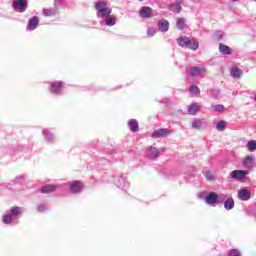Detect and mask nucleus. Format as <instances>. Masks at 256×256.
I'll return each instance as SVG.
<instances>
[{
	"mask_svg": "<svg viewBox=\"0 0 256 256\" xmlns=\"http://www.w3.org/2000/svg\"><path fill=\"white\" fill-rule=\"evenodd\" d=\"M219 199V195L217 192H210L208 195L205 196L204 201L206 205H216Z\"/></svg>",
	"mask_w": 256,
	"mask_h": 256,
	"instance_id": "8",
	"label": "nucleus"
},
{
	"mask_svg": "<svg viewBox=\"0 0 256 256\" xmlns=\"http://www.w3.org/2000/svg\"><path fill=\"white\" fill-rule=\"evenodd\" d=\"M219 51L220 53H222V55H231V53H233V51L231 50V47L223 43L219 44Z\"/></svg>",
	"mask_w": 256,
	"mask_h": 256,
	"instance_id": "24",
	"label": "nucleus"
},
{
	"mask_svg": "<svg viewBox=\"0 0 256 256\" xmlns=\"http://www.w3.org/2000/svg\"><path fill=\"white\" fill-rule=\"evenodd\" d=\"M203 73H205L204 68L194 66L190 68V70L187 72V75H189L190 77H199V75H203Z\"/></svg>",
	"mask_w": 256,
	"mask_h": 256,
	"instance_id": "14",
	"label": "nucleus"
},
{
	"mask_svg": "<svg viewBox=\"0 0 256 256\" xmlns=\"http://www.w3.org/2000/svg\"><path fill=\"white\" fill-rule=\"evenodd\" d=\"M228 256H241V252L237 249H232V250L229 251Z\"/></svg>",
	"mask_w": 256,
	"mask_h": 256,
	"instance_id": "36",
	"label": "nucleus"
},
{
	"mask_svg": "<svg viewBox=\"0 0 256 256\" xmlns=\"http://www.w3.org/2000/svg\"><path fill=\"white\" fill-rule=\"evenodd\" d=\"M158 29L162 33H167V31H169V21H167L165 19L159 21L158 22Z\"/></svg>",
	"mask_w": 256,
	"mask_h": 256,
	"instance_id": "21",
	"label": "nucleus"
},
{
	"mask_svg": "<svg viewBox=\"0 0 256 256\" xmlns=\"http://www.w3.org/2000/svg\"><path fill=\"white\" fill-rule=\"evenodd\" d=\"M12 7L19 13H25L27 11V0H14Z\"/></svg>",
	"mask_w": 256,
	"mask_h": 256,
	"instance_id": "4",
	"label": "nucleus"
},
{
	"mask_svg": "<svg viewBox=\"0 0 256 256\" xmlns=\"http://www.w3.org/2000/svg\"><path fill=\"white\" fill-rule=\"evenodd\" d=\"M247 174V170H233L230 174V177L231 179H235L236 181H241V179H245V176Z\"/></svg>",
	"mask_w": 256,
	"mask_h": 256,
	"instance_id": "9",
	"label": "nucleus"
},
{
	"mask_svg": "<svg viewBox=\"0 0 256 256\" xmlns=\"http://www.w3.org/2000/svg\"><path fill=\"white\" fill-rule=\"evenodd\" d=\"M189 91L192 93V95H199L200 93L199 87L197 86H191Z\"/></svg>",
	"mask_w": 256,
	"mask_h": 256,
	"instance_id": "33",
	"label": "nucleus"
},
{
	"mask_svg": "<svg viewBox=\"0 0 256 256\" xmlns=\"http://www.w3.org/2000/svg\"><path fill=\"white\" fill-rule=\"evenodd\" d=\"M65 83L63 81H55L50 83L51 93H61Z\"/></svg>",
	"mask_w": 256,
	"mask_h": 256,
	"instance_id": "11",
	"label": "nucleus"
},
{
	"mask_svg": "<svg viewBox=\"0 0 256 256\" xmlns=\"http://www.w3.org/2000/svg\"><path fill=\"white\" fill-rule=\"evenodd\" d=\"M230 1L235 2V1H239V0H230Z\"/></svg>",
	"mask_w": 256,
	"mask_h": 256,
	"instance_id": "41",
	"label": "nucleus"
},
{
	"mask_svg": "<svg viewBox=\"0 0 256 256\" xmlns=\"http://www.w3.org/2000/svg\"><path fill=\"white\" fill-rule=\"evenodd\" d=\"M69 191L73 195H77V193H81L83 191V183H81L80 181L70 182Z\"/></svg>",
	"mask_w": 256,
	"mask_h": 256,
	"instance_id": "6",
	"label": "nucleus"
},
{
	"mask_svg": "<svg viewBox=\"0 0 256 256\" xmlns=\"http://www.w3.org/2000/svg\"><path fill=\"white\" fill-rule=\"evenodd\" d=\"M95 9L97 11L96 15L99 19L107 17V15H111L113 11L109 6H107V4L104 1H98L95 4Z\"/></svg>",
	"mask_w": 256,
	"mask_h": 256,
	"instance_id": "3",
	"label": "nucleus"
},
{
	"mask_svg": "<svg viewBox=\"0 0 256 256\" xmlns=\"http://www.w3.org/2000/svg\"><path fill=\"white\" fill-rule=\"evenodd\" d=\"M238 199H240V201H249L251 199V190L248 189H240L238 191Z\"/></svg>",
	"mask_w": 256,
	"mask_h": 256,
	"instance_id": "13",
	"label": "nucleus"
},
{
	"mask_svg": "<svg viewBox=\"0 0 256 256\" xmlns=\"http://www.w3.org/2000/svg\"><path fill=\"white\" fill-rule=\"evenodd\" d=\"M176 27L179 31H183L185 29V18H178L176 21Z\"/></svg>",
	"mask_w": 256,
	"mask_h": 256,
	"instance_id": "28",
	"label": "nucleus"
},
{
	"mask_svg": "<svg viewBox=\"0 0 256 256\" xmlns=\"http://www.w3.org/2000/svg\"><path fill=\"white\" fill-rule=\"evenodd\" d=\"M199 111H201V105L199 103H192L188 106L189 115H196Z\"/></svg>",
	"mask_w": 256,
	"mask_h": 256,
	"instance_id": "18",
	"label": "nucleus"
},
{
	"mask_svg": "<svg viewBox=\"0 0 256 256\" xmlns=\"http://www.w3.org/2000/svg\"><path fill=\"white\" fill-rule=\"evenodd\" d=\"M128 127L132 133H137L139 131V121L137 119H130L128 121Z\"/></svg>",
	"mask_w": 256,
	"mask_h": 256,
	"instance_id": "19",
	"label": "nucleus"
},
{
	"mask_svg": "<svg viewBox=\"0 0 256 256\" xmlns=\"http://www.w3.org/2000/svg\"><path fill=\"white\" fill-rule=\"evenodd\" d=\"M152 13H153V9H151V7L149 6H143L139 10V15L140 17H142V19H151Z\"/></svg>",
	"mask_w": 256,
	"mask_h": 256,
	"instance_id": "10",
	"label": "nucleus"
},
{
	"mask_svg": "<svg viewBox=\"0 0 256 256\" xmlns=\"http://www.w3.org/2000/svg\"><path fill=\"white\" fill-rule=\"evenodd\" d=\"M146 153L149 159H157L159 157V149L153 146L148 147Z\"/></svg>",
	"mask_w": 256,
	"mask_h": 256,
	"instance_id": "16",
	"label": "nucleus"
},
{
	"mask_svg": "<svg viewBox=\"0 0 256 256\" xmlns=\"http://www.w3.org/2000/svg\"><path fill=\"white\" fill-rule=\"evenodd\" d=\"M183 7H181V0H176V2L170 5V11L173 13H181Z\"/></svg>",
	"mask_w": 256,
	"mask_h": 256,
	"instance_id": "23",
	"label": "nucleus"
},
{
	"mask_svg": "<svg viewBox=\"0 0 256 256\" xmlns=\"http://www.w3.org/2000/svg\"><path fill=\"white\" fill-rule=\"evenodd\" d=\"M243 165L244 167H253V165H255V156H246Z\"/></svg>",
	"mask_w": 256,
	"mask_h": 256,
	"instance_id": "25",
	"label": "nucleus"
},
{
	"mask_svg": "<svg viewBox=\"0 0 256 256\" xmlns=\"http://www.w3.org/2000/svg\"><path fill=\"white\" fill-rule=\"evenodd\" d=\"M114 184L116 185V187H118L119 189H125V187H128L129 184L127 183V177L123 176V175H117L114 178Z\"/></svg>",
	"mask_w": 256,
	"mask_h": 256,
	"instance_id": "7",
	"label": "nucleus"
},
{
	"mask_svg": "<svg viewBox=\"0 0 256 256\" xmlns=\"http://www.w3.org/2000/svg\"><path fill=\"white\" fill-rule=\"evenodd\" d=\"M156 33H157V30H155V28H148L147 30L148 37H154Z\"/></svg>",
	"mask_w": 256,
	"mask_h": 256,
	"instance_id": "37",
	"label": "nucleus"
},
{
	"mask_svg": "<svg viewBox=\"0 0 256 256\" xmlns=\"http://www.w3.org/2000/svg\"><path fill=\"white\" fill-rule=\"evenodd\" d=\"M206 179L208 181H215V174L211 171L206 172Z\"/></svg>",
	"mask_w": 256,
	"mask_h": 256,
	"instance_id": "34",
	"label": "nucleus"
},
{
	"mask_svg": "<svg viewBox=\"0 0 256 256\" xmlns=\"http://www.w3.org/2000/svg\"><path fill=\"white\" fill-rule=\"evenodd\" d=\"M138 1H143V0H138Z\"/></svg>",
	"mask_w": 256,
	"mask_h": 256,
	"instance_id": "42",
	"label": "nucleus"
},
{
	"mask_svg": "<svg viewBox=\"0 0 256 256\" xmlns=\"http://www.w3.org/2000/svg\"><path fill=\"white\" fill-rule=\"evenodd\" d=\"M56 189H59L57 184H47L42 186L41 191L42 193H53V191H56Z\"/></svg>",
	"mask_w": 256,
	"mask_h": 256,
	"instance_id": "20",
	"label": "nucleus"
},
{
	"mask_svg": "<svg viewBox=\"0 0 256 256\" xmlns=\"http://www.w3.org/2000/svg\"><path fill=\"white\" fill-rule=\"evenodd\" d=\"M57 5H59V0H55V1H54V7H55V8L57 7Z\"/></svg>",
	"mask_w": 256,
	"mask_h": 256,
	"instance_id": "40",
	"label": "nucleus"
},
{
	"mask_svg": "<svg viewBox=\"0 0 256 256\" xmlns=\"http://www.w3.org/2000/svg\"><path fill=\"white\" fill-rule=\"evenodd\" d=\"M177 43L184 49H191L192 51H197L199 49V42L195 39H190L187 36L178 38Z\"/></svg>",
	"mask_w": 256,
	"mask_h": 256,
	"instance_id": "2",
	"label": "nucleus"
},
{
	"mask_svg": "<svg viewBox=\"0 0 256 256\" xmlns=\"http://www.w3.org/2000/svg\"><path fill=\"white\" fill-rule=\"evenodd\" d=\"M164 103L165 105H171V100H169V98H165Z\"/></svg>",
	"mask_w": 256,
	"mask_h": 256,
	"instance_id": "39",
	"label": "nucleus"
},
{
	"mask_svg": "<svg viewBox=\"0 0 256 256\" xmlns=\"http://www.w3.org/2000/svg\"><path fill=\"white\" fill-rule=\"evenodd\" d=\"M37 209H38L39 213H45V211H47L48 207L46 204H39Z\"/></svg>",
	"mask_w": 256,
	"mask_h": 256,
	"instance_id": "35",
	"label": "nucleus"
},
{
	"mask_svg": "<svg viewBox=\"0 0 256 256\" xmlns=\"http://www.w3.org/2000/svg\"><path fill=\"white\" fill-rule=\"evenodd\" d=\"M42 135L44 136L45 141H47L50 144L55 143L57 139L55 138V134L51 132V129H44L42 130Z\"/></svg>",
	"mask_w": 256,
	"mask_h": 256,
	"instance_id": "12",
	"label": "nucleus"
},
{
	"mask_svg": "<svg viewBox=\"0 0 256 256\" xmlns=\"http://www.w3.org/2000/svg\"><path fill=\"white\" fill-rule=\"evenodd\" d=\"M224 208L226 209V211H231L232 209H235V200H233V198H227L224 201Z\"/></svg>",
	"mask_w": 256,
	"mask_h": 256,
	"instance_id": "22",
	"label": "nucleus"
},
{
	"mask_svg": "<svg viewBox=\"0 0 256 256\" xmlns=\"http://www.w3.org/2000/svg\"><path fill=\"white\" fill-rule=\"evenodd\" d=\"M213 109L215 111V113H221L222 111H225V106L218 104L213 106Z\"/></svg>",
	"mask_w": 256,
	"mask_h": 256,
	"instance_id": "32",
	"label": "nucleus"
},
{
	"mask_svg": "<svg viewBox=\"0 0 256 256\" xmlns=\"http://www.w3.org/2000/svg\"><path fill=\"white\" fill-rule=\"evenodd\" d=\"M23 211H25V209L18 206L10 208L3 215L2 222L5 225H17V223H19V220H15L14 217H21L23 215Z\"/></svg>",
	"mask_w": 256,
	"mask_h": 256,
	"instance_id": "1",
	"label": "nucleus"
},
{
	"mask_svg": "<svg viewBox=\"0 0 256 256\" xmlns=\"http://www.w3.org/2000/svg\"><path fill=\"white\" fill-rule=\"evenodd\" d=\"M216 129L217 131H223L224 129H227V122L225 120L219 121L216 123Z\"/></svg>",
	"mask_w": 256,
	"mask_h": 256,
	"instance_id": "30",
	"label": "nucleus"
},
{
	"mask_svg": "<svg viewBox=\"0 0 256 256\" xmlns=\"http://www.w3.org/2000/svg\"><path fill=\"white\" fill-rule=\"evenodd\" d=\"M102 21L105 22V25H107L108 27H113V25H115V23H117V18L111 14L106 15L105 17L102 18Z\"/></svg>",
	"mask_w": 256,
	"mask_h": 256,
	"instance_id": "17",
	"label": "nucleus"
},
{
	"mask_svg": "<svg viewBox=\"0 0 256 256\" xmlns=\"http://www.w3.org/2000/svg\"><path fill=\"white\" fill-rule=\"evenodd\" d=\"M246 147H247L248 151L253 153V151H256V141L255 140L248 141Z\"/></svg>",
	"mask_w": 256,
	"mask_h": 256,
	"instance_id": "31",
	"label": "nucleus"
},
{
	"mask_svg": "<svg viewBox=\"0 0 256 256\" xmlns=\"http://www.w3.org/2000/svg\"><path fill=\"white\" fill-rule=\"evenodd\" d=\"M168 135H171V131L166 128H161V129L154 130L151 137L153 139H161L163 137H168Z\"/></svg>",
	"mask_w": 256,
	"mask_h": 256,
	"instance_id": "5",
	"label": "nucleus"
},
{
	"mask_svg": "<svg viewBox=\"0 0 256 256\" xmlns=\"http://www.w3.org/2000/svg\"><path fill=\"white\" fill-rule=\"evenodd\" d=\"M57 15V8L44 9V17H54Z\"/></svg>",
	"mask_w": 256,
	"mask_h": 256,
	"instance_id": "27",
	"label": "nucleus"
},
{
	"mask_svg": "<svg viewBox=\"0 0 256 256\" xmlns=\"http://www.w3.org/2000/svg\"><path fill=\"white\" fill-rule=\"evenodd\" d=\"M230 73H231V76L234 77L235 79H239L241 77V69L237 67H233Z\"/></svg>",
	"mask_w": 256,
	"mask_h": 256,
	"instance_id": "29",
	"label": "nucleus"
},
{
	"mask_svg": "<svg viewBox=\"0 0 256 256\" xmlns=\"http://www.w3.org/2000/svg\"><path fill=\"white\" fill-rule=\"evenodd\" d=\"M192 129H201L203 127V119L195 118L191 124Z\"/></svg>",
	"mask_w": 256,
	"mask_h": 256,
	"instance_id": "26",
	"label": "nucleus"
},
{
	"mask_svg": "<svg viewBox=\"0 0 256 256\" xmlns=\"http://www.w3.org/2000/svg\"><path fill=\"white\" fill-rule=\"evenodd\" d=\"M215 37H216V39H219V40L223 39V32H217L215 34Z\"/></svg>",
	"mask_w": 256,
	"mask_h": 256,
	"instance_id": "38",
	"label": "nucleus"
},
{
	"mask_svg": "<svg viewBox=\"0 0 256 256\" xmlns=\"http://www.w3.org/2000/svg\"><path fill=\"white\" fill-rule=\"evenodd\" d=\"M38 25H39V17L34 16L29 19L26 29L27 31H35Z\"/></svg>",
	"mask_w": 256,
	"mask_h": 256,
	"instance_id": "15",
	"label": "nucleus"
}]
</instances>
